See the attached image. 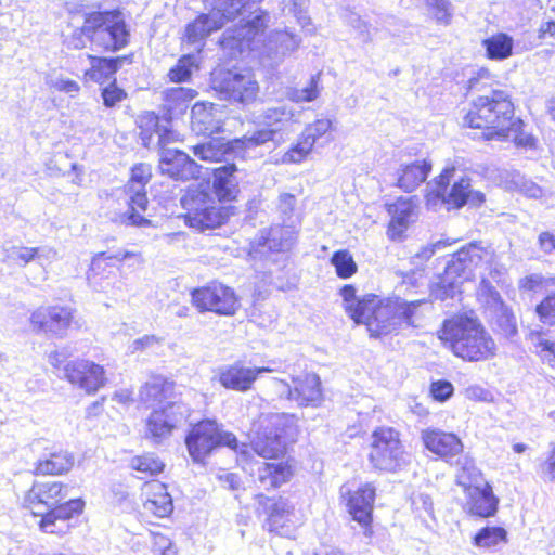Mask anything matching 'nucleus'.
<instances>
[{"label":"nucleus","mask_w":555,"mask_h":555,"mask_svg":"<svg viewBox=\"0 0 555 555\" xmlns=\"http://www.w3.org/2000/svg\"><path fill=\"white\" fill-rule=\"evenodd\" d=\"M347 23L358 31L359 37L363 43H369L372 41L370 24L362 20L359 14L351 12L347 17Z\"/></svg>","instance_id":"69168bd1"},{"label":"nucleus","mask_w":555,"mask_h":555,"mask_svg":"<svg viewBox=\"0 0 555 555\" xmlns=\"http://www.w3.org/2000/svg\"><path fill=\"white\" fill-rule=\"evenodd\" d=\"M7 251V259L18 266L25 267L30 261H35L38 251L34 247L12 246Z\"/></svg>","instance_id":"4d7b16f0"},{"label":"nucleus","mask_w":555,"mask_h":555,"mask_svg":"<svg viewBox=\"0 0 555 555\" xmlns=\"http://www.w3.org/2000/svg\"><path fill=\"white\" fill-rule=\"evenodd\" d=\"M422 301H405L402 299L382 300L375 295L364 310L360 324H365L370 337L380 338L405 328L420 326L417 308Z\"/></svg>","instance_id":"f03ea898"},{"label":"nucleus","mask_w":555,"mask_h":555,"mask_svg":"<svg viewBox=\"0 0 555 555\" xmlns=\"http://www.w3.org/2000/svg\"><path fill=\"white\" fill-rule=\"evenodd\" d=\"M550 331L540 328L532 330L529 338L535 347L537 353L540 356L543 362H547L553 366L555 361V343L550 338Z\"/></svg>","instance_id":"a19ab883"},{"label":"nucleus","mask_w":555,"mask_h":555,"mask_svg":"<svg viewBox=\"0 0 555 555\" xmlns=\"http://www.w3.org/2000/svg\"><path fill=\"white\" fill-rule=\"evenodd\" d=\"M81 33L93 47L104 51L120 50L129 38L124 14L119 10L86 13Z\"/></svg>","instance_id":"0eeeda50"},{"label":"nucleus","mask_w":555,"mask_h":555,"mask_svg":"<svg viewBox=\"0 0 555 555\" xmlns=\"http://www.w3.org/2000/svg\"><path fill=\"white\" fill-rule=\"evenodd\" d=\"M346 494H348V512L352 519L362 526H367L372 520L375 488L371 483H365L353 492L350 490L343 492V495Z\"/></svg>","instance_id":"b1692460"},{"label":"nucleus","mask_w":555,"mask_h":555,"mask_svg":"<svg viewBox=\"0 0 555 555\" xmlns=\"http://www.w3.org/2000/svg\"><path fill=\"white\" fill-rule=\"evenodd\" d=\"M293 117V111L281 104L278 106L267 107L257 116V119L259 125L266 128H276L279 135L283 130V127L288 124Z\"/></svg>","instance_id":"ea45409f"},{"label":"nucleus","mask_w":555,"mask_h":555,"mask_svg":"<svg viewBox=\"0 0 555 555\" xmlns=\"http://www.w3.org/2000/svg\"><path fill=\"white\" fill-rule=\"evenodd\" d=\"M140 255L133 251L128 250H117V251H102L96 254L91 261V270L96 272L101 269L102 263L105 260H116V261H124L128 258L132 257H139Z\"/></svg>","instance_id":"bf43d9fd"},{"label":"nucleus","mask_w":555,"mask_h":555,"mask_svg":"<svg viewBox=\"0 0 555 555\" xmlns=\"http://www.w3.org/2000/svg\"><path fill=\"white\" fill-rule=\"evenodd\" d=\"M212 89L221 100L242 105L253 103L259 93V85L247 69H219L212 73Z\"/></svg>","instance_id":"9b49d317"},{"label":"nucleus","mask_w":555,"mask_h":555,"mask_svg":"<svg viewBox=\"0 0 555 555\" xmlns=\"http://www.w3.org/2000/svg\"><path fill=\"white\" fill-rule=\"evenodd\" d=\"M191 409L182 401H168L165 405L155 406L146 418L145 438L159 444L169 438L172 430L186 421Z\"/></svg>","instance_id":"ddd939ff"},{"label":"nucleus","mask_w":555,"mask_h":555,"mask_svg":"<svg viewBox=\"0 0 555 555\" xmlns=\"http://www.w3.org/2000/svg\"><path fill=\"white\" fill-rule=\"evenodd\" d=\"M369 463L373 469L397 473L411 462V455L403 446L400 433L392 427H377L371 435Z\"/></svg>","instance_id":"1a4fd4ad"},{"label":"nucleus","mask_w":555,"mask_h":555,"mask_svg":"<svg viewBox=\"0 0 555 555\" xmlns=\"http://www.w3.org/2000/svg\"><path fill=\"white\" fill-rule=\"evenodd\" d=\"M91 67L86 72V76L95 82H102L109 79L124 65L131 64V55L115 57L90 56Z\"/></svg>","instance_id":"7c9ffc66"},{"label":"nucleus","mask_w":555,"mask_h":555,"mask_svg":"<svg viewBox=\"0 0 555 555\" xmlns=\"http://www.w3.org/2000/svg\"><path fill=\"white\" fill-rule=\"evenodd\" d=\"M296 241V233L291 225H273L260 231L256 238L257 248L283 253L289 250Z\"/></svg>","instance_id":"bb28decb"},{"label":"nucleus","mask_w":555,"mask_h":555,"mask_svg":"<svg viewBox=\"0 0 555 555\" xmlns=\"http://www.w3.org/2000/svg\"><path fill=\"white\" fill-rule=\"evenodd\" d=\"M472 180L467 176L456 177L455 167H446L441 173L427 183V204L441 203L448 209H460L467 204L479 206L485 202V195L472 188Z\"/></svg>","instance_id":"39448f33"},{"label":"nucleus","mask_w":555,"mask_h":555,"mask_svg":"<svg viewBox=\"0 0 555 555\" xmlns=\"http://www.w3.org/2000/svg\"><path fill=\"white\" fill-rule=\"evenodd\" d=\"M74 465V456L67 451H59L50 453L49 457L39 460L35 474L36 475H61L68 472Z\"/></svg>","instance_id":"e433bc0d"},{"label":"nucleus","mask_w":555,"mask_h":555,"mask_svg":"<svg viewBox=\"0 0 555 555\" xmlns=\"http://www.w3.org/2000/svg\"><path fill=\"white\" fill-rule=\"evenodd\" d=\"M126 193L128 195V209L113 218V221L137 228L152 225V221L142 215L146 211L149 205L145 189L142 185H139V188L126 186Z\"/></svg>","instance_id":"5701e85b"},{"label":"nucleus","mask_w":555,"mask_h":555,"mask_svg":"<svg viewBox=\"0 0 555 555\" xmlns=\"http://www.w3.org/2000/svg\"><path fill=\"white\" fill-rule=\"evenodd\" d=\"M522 121L520 119L512 120L508 130V138L512 139L517 146L531 147L534 144V138L531 134L520 132Z\"/></svg>","instance_id":"e2e57ef3"},{"label":"nucleus","mask_w":555,"mask_h":555,"mask_svg":"<svg viewBox=\"0 0 555 555\" xmlns=\"http://www.w3.org/2000/svg\"><path fill=\"white\" fill-rule=\"evenodd\" d=\"M313 144L302 133L298 142L293 145L283 156V164H297L302 162L311 152Z\"/></svg>","instance_id":"5fc2aeb1"},{"label":"nucleus","mask_w":555,"mask_h":555,"mask_svg":"<svg viewBox=\"0 0 555 555\" xmlns=\"http://www.w3.org/2000/svg\"><path fill=\"white\" fill-rule=\"evenodd\" d=\"M197 95V92L191 88L172 87L164 90V107L171 116L173 113H182L188 108V104Z\"/></svg>","instance_id":"58836bf2"},{"label":"nucleus","mask_w":555,"mask_h":555,"mask_svg":"<svg viewBox=\"0 0 555 555\" xmlns=\"http://www.w3.org/2000/svg\"><path fill=\"white\" fill-rule=\"evenodd\" d=\"M130 467L144 476L141 479L154 476L163 472L164 463L153 453L134 456L130 461Z\"/></svg>","instance_id":"a18cd8bd"},{"label":"nucleus","mask_w":555,"mask_h":555,"mask_svg":"<svg viewBox=\"0 0 555 555\" xmlns=\"http://www.w3.org/2000/svg\"><path fill=\"white\" fill-rule=\"evenodd\" d=\"M507 532L502 527H485L481 528L474 537L475 546L490 548L502 542H506Z\"/></svg>","instance_id":"c03bdc74"},{"label":"nucleus","mask_w":555,"mask_h":555,"mask_svg":"<svg viewBox=\"0 0 555 555\" xmlns=\"http://www.w3.org/2000/svg\"><path fill=\"white\" fill-rule=\"evenodd\" d=\"M211 10L198 15L185 27V38L189 43L203 46L205 39L212 33L246 12L251 5L261 0H206Z\"/></svg>","instance_id":"6e6552de"},{"label":"nucleus","mask_w":555,"mask_h":555,"mask_svg":"<svg viewBox=\"0 0 555 555\" xmlns=\"http://www.w3.org/2000/svg\"><path fill=\"white\" fill-rule=\"evenodd\" d=\"M453 464L457 468L456 478L459 485L468 487L478 480L480 470L476 467L473 457L467 453L462 451V453L455 456Z\"/></svg>","instance_id":"79ce46f5"},{"label":"nucleus","mask_w":555,"mask_h":555,"mask_svg":"<svg viewBox=\"0 0 555 555\" xmlns=\"http://www.w3.org/2000/svg\"><path fill=\"white\" fill-rule=\"evenodd\" d=\"M340 295L345 302V310L348 315L357 323L360 324L363 319L364 310L371 302L375 300L374 294H367L363 297L356 295L353 285L347 284L340 288Z\"/></svg>","instance_id":"c9c22d12"},{"label":"nucleus","mask_w":555,"mask_h":555,"mask_svg":"<svg viewBox=\"0 0 555 555\" xmlns=\"http://www.w3.org/2000/svg\"><path fill=\"white\" fill-rule=\"evenodd\" d=\"M552 284H554L553 278H544L539 273L529 274L519 280L520 289L533 293H542Z\"/></svg>","instance_id":"6e6d98bb"},{"label":"nucleus","mask_w":555,"mask_h":555,"mask_svg":"<svg viewBox=\"0 0 555 555\" xmlns=\"http://www.w3.org/2000/svg\"><path fill=\"white\" fill-rule=\"evenodd\" d=\"M248 447L249 453L245 456H241L244 460L250 456L251 451L263 459H278L284 454L286 449L284 440L278 434L273 433L258 435L253 441V444H248Z\"/></svg>","instance_id":"2f4dec72"},{"label":"nucleus","mask_w":555,"mask_h":555,"mask_svg":"<svg viewBox=\"0 0 555 555\" xmlns=\"http://www.w3.org/2000/svg\"><path fill=\"white\" fill-rule=\"evenodd\" d=\"M513 118L514 105L509 94L503 90H491L489 94L480 95L474 101L463 122L470 128L485 129V138L491 140L508 138Z\"/></svg>","instance_id":"7ed1b4c3"},{"label":"nucleus","mask_w":555,"mask_h":555,"mask_svg":"<svg viewBox=\"0 0 555 555\" xmlns=\"http://www.w3.org/2000/svg\"><path fill=\"white\" fill-rule=\"evenodd\" d=\"M431 167V163L427 159L402 165L397 171L398 179L396 185L404 192H413L427 179Z\"/></svg>","instance_id":"c85d7f7f"},{"label":"nucleus","mask_w":555,"mask_h":555,"mask_svg":"<svg viewBox=\"0 0 555 555\" xmlns=\"http://www.w3.org/2000/svg\"><path fill=\"white\" fill-rule=\"evenodd\" d=\"M543 324H555V296L548 295L535 308Z\"/></svg>","instance_id":"680f3d73"},{"label":"nucleus","mask_w":555,"mask_h":555,"mask_svg":"<svg viewBox=\"0 0 555 555\" xmlns=\"http://www.w3.org/2000/svg\"><path fill=\"white\" fill-rule=\"evenodd\" d=\"M422 440L428 451L452 465L455 456L462 453L464 449L461 439L455 434L440 429L423 430Z\"/></svg>","instance_id":"4be33fe9"},{"label":"nucleus","mask_w":555,"mask_h":555,"mask_svg":"<svg viewBox=\"0 0 555 555\" xmlns=\"http://www.w3.org/2000/svg\"><path fill=\"white\" fill-rule=\"evenodd\" d=\"M67 496V487L57 481L35 482L25 504L35 516H41Z\"/></svg>","instance_id":"f3484780"},{"label":"nucleus","mask_w":555,"mask_h":555,"mask_svg":"<svg viewBox=\"0 0 555 555\" xmlns=\"http://www.w3.org/2000/svg\"><path fill=\"white\" fill-rule=\"evenodd\" d=\"M276 128H266L262 126L261 129L256 130L249 137H243L241 140H237L236 143H240L244 149H254L270 141L276 142Z\"/></svg>","instance_id":"864d4df0"},{"label":"nucleus","mask_w":555,"mask_h":555,"mask_svg":"<svg viewBox=\"0 0 555 555\" xmlns=\"http://www.w3.org/2000/svg\"><path fill=\"white\" fill-rule=\"evenodd\" d=\"M235 172L234 164H225L214 169L212 186L220 202H229L236 197L238 189Z\"/></svg>","instance_id":"c756f323"},{"label":"nucleus","mask_w":555,"mask_h":555,"mask_svg":"<svg viewBox=\"0 0 555 555\" xmlns=\"http://www.w3.org/2000/svg\"><path fill=\"white\" fill-rule=\"evenodd\" d=\"M292 476L291 467L284 462L262 463L258 467V480L264 489L278 488Z\"/></svg>","instance_id":"473e14b6"},{"label":"nucleus","mask_w":555,"mask_h":555,"mask_svg":"<svg viewBox=\"0 0 555 555\" xmlns=\"http://www.w3.org/2000/svg\"><path fill=\"white\" fill-rule=\"evenodd\" d=\"M470 512L474 515L487 518L493 516L498 511L499 500L493 494L489 485L485 487H476L470 494Z\"/></svg>","instance_id":"72a5a7b5"},{"label":"nucleus","mask_w":555,"mask_h":555,"mask_svg":"<svg viewBox=\"0 0 555 555\" xmlns=\"http://www.w3.org/2000/svg\"><path fill=\"white\" fill-rule=\"evenodd\" d=\"M269 526L270 530L276 529L282 526L281 521L289 514L288 502L280 498L276 502L269 506Z\"/></svg>","instance_id":"13d9d810"},{"label":"nucleus","mask_w":555,"mask_h":555,"mask_svg":"<svg viewBox=\"0 0 555 555\" xmlns=\"http://www.w3.org/2000/svg\"><path fill=\"white\" fill-rule=\"evenodd\" d=\"M63 374L69 383L88 393L98 391L105 383L103 366L88 360L66 363L63 366Z\"/></svg>","instance_id":"a211bd4d"},{"label":"nucleus","mask_w":555,"mask_h":555,"mask_svg":"<svg viewBox=\"0 0 555 555\" xmlns=\"http://www.w3.org/2000/svg\"><path fill=\"white\" fill-rule=\"evenodd\" d=\"M195 67L194 56L191 54L181 56L175 66H172L167 76L170 81L181 83L188 81Z\"/></svg>","instance_id":"3c124183"},{"label":"nucleus","mask_w":555,"mask_h":555,"mask_svg":"<svg viewBox=\"0 0 555 555\" xmlns=\"http://www.w3.org/2000/svg\"><path fill=\"white\" fill-rule=\"evenodd\" d=\"M220 112L214 104L196 103L191 109V128L197 135L210 137L222 130Z\"/></svg>","instance_id":"393cba45"},{"label":"nucleus","mask_w":555,"mask_h":555,"mask_svg":"<svg viewBox=\"0 0 555 555\" xmlns=\"http://www.w3.org/2000/svg\"><path fill=\"white\" fill-rule=\"evenodd\" d=\"M101 96L104 106L112 108L115 107L119 102L127 98V93L124 89L116 85V80L104 87L101 91Z\"/></svg>","instance_id":"052dcab7"},{"label":"nucleus","mask_w":555,"mask_h":555,"mask_svg":"<svg viewBox=\"0 0 555 555\" xmlns=\"http://www.w3.org/2000/svg\"><path fill=\"white\" fill-rule=\"evenodd\" d=\"M331 127L332 121L330 119H318L313 124L307 126L302 131V134L314 145L317 140L325 134Z\"/></svg>","instance_id":"0e129e2a"},{"label":"nucleus","mask_w":555,"mask_h":555,"mask_svg":"<svg viewBox=\"0 0 555 555\" xmlns=\"http://www.w3.org/2000/svg\"><path fill=\"white\" fill-rule=\"evenodd\" d=\"M430 17L439 25L449 26L453 18V4L450 0H426Z\"/></svg>","instance_id":"de8ad7c7"},{"label":"nucleus","mask_w":555,"mask_h":555,"mask_svg":"<svg viewBox=\"0 0 555 555\" xmlns=\"http://www.w3.org/2000/svg\"><path fill=\"white\" fill-rule=\"evenodd\" d=\"M454 387L449 380L440 379L430 385V395L436 401L444 402L452 397Z\"/></svg>","instance_id":"774afa93"},{"label":"nucleus","mask_w":555,"mask_h":555,"mask_svg":"<svg viewBox=\"0 0 555 555\" xmlns=\"http://www.w3.org/2000/svg\"><path fill=\"white\" fill-rule=\"evenodd\" d=\"M175 383L162 376L152 377L141 387L139 396L142 402L155 408L165 405L168 401H181L175 396Z\"/></svg>","instance_id":"cd10ccee"},{"label":"nucleus","mask_w":555,"mask_h":555,"mask_svg":"<svg viewBox=\"0 0 555 555\" xmlns=\"http://www.w3.org/2000/svg\"><path fill=\"white\" fill-rule=\"evenodd\" d=\"M280 397L295 401L298 405H318L322 400L321 380L317 374H305L293 378V386L279 382Z\"/></svg>","instance_id":"2eb2a0df"},{"label":"nucleus","mask_w":555,"mask_h":555,"mask_svg":"<svg viewBox=\"0 0 555 555\" xmlns=\"http://www.w3.org/2000/svg\"><path fill=\"white\" fill-rule=\"evenodd\" d=\"M488 256V248L482 242H472L463 246L452 255L443 273L437 276V281L431 285L430 295L441 301L453 299L461 293L463 282L472 279L475 269L480 267Z\"/></svg>","instance_id":"20e7f679"},{"label":"nucleus","mask_w":555,"mask_h":555,"mask_svg":"<svg viewBox=\"0 0 555 555\" xmlns=\"http://www.w3.org/2000/svg\"><path fill=\"white\" fill-rule=\"evenodd\" d=\"M251 14V18H242L240 25L228 28L220 38V46L233 59L241 56L245 50H255L257 37L264 33L268 25L267 12L257 9Z\"/></svg>","instance_id":"f8f14e48"},{"label":"nucleus","mask_w":555,"mask_h":555,"mask_svg":"<svg viewBox=\"0 0 555 555\" xmlns=\"http://www.w3.org/2000/svg\"><path fill=\"white\" fill-rule=\"evenodd\" d=\"M73 313L66 307H41L30 315L35 330L44 334L62 337L70 325Z\"/></svg>","instance_id":"6ab92c4d"},{"label":"nucleus","mask_w":555,"mask_h":555,"mask_svg":"<svg viewBox=\"0 0 555 555\" xmlns=\"http://www.w3.org/2000/svg\"><path fill=\"white\" fill-rule=\"evenodd\" d=\"M297 36L288 31H274L270 35L266 44L268 56L274 62L280 61L286 54L293 52L299 46Z\"/></svg>","instance_id":"f704fd0d"},{"label":"nucleus","mask_w":555,"mask_h":555,"mask_svg":"<svg viewBox=\"0 0 555 555\" xmlns=\"http://www.w3.org/2000/svg\"><path fill=\"white\" fill-rule=\"evenodd\" d=\"M191 297L199 312L210 311L219 315H233L240 307L235 292L221 283L194 288Z\"/></svg>","instance_id":"4468645a"},{"label":"nucleus","mask_w":555,"mask_h":555,"mask_svg":"<svg viewBox=\"0 0 555 555\" xmlns=\"http://www.w3.org/2000/svg\"><path fill=\"white\" fill-rule=\"evenodd\" d=\"M83 507L85 501L82 499H72L63 504L57 503L41 515L39 527L46 533L64 534L69 528L67 520L80 515Z\"/></svg>","instance_id":"aec40b11"},{"label":"nucleus","mask_w":555,"mask_h":555,"mask_svg":"<svg viewBox=\"0 0 555 555\" xmlns=\"http://www.w3.org/2000/svg\"><path fill=\"white\" fill-rule=\"evenodd\" d=\"M193 153L202 160L219 162L227 153V147L220 140L209 139L204 143L194 145Z\"/></svg>","instance_id":"49530a36"},{"label":"nucleus","mask_w":555,"mask_h":555,"mask_svg":"<svg viewBox=\"0 0 555 555\" xmlns=\"http://www.w3.org/2000/svg\"><path fill=\"white\" fill-rule=\"evenodd\" d=\"M185 444L195 463H204L206 457L220 447H228L240 456L249 453L247 443L240 442L234 434L223 430L221 425L211 420H204L194 425L185 437Z\"/></svg>","instance_id":"423d86ee"},{"label":"nucleus","mask_w":555,"mask_h":555,"mask_svg":"<svg viewBox=\"0 0 555 555\" xmlns=\"http://www.w3.org/2000/svg\"><path fill=\"white\" fill-rule=\"evenodd\" d=\"M269 366H245L242 361L219 367L218 380L225 389L246 392L253 388L259 375L273 372Z\"/></svg>","instance_id":"dca6fc26"},{"label":"nucleus","mask_w":555,"mask_h":555,"mask_svg":"<svg viewBox=\"0 0 555 555\" xmlns=\"http://www.w3.org/2000/svg\"><path fill=\"white\" fill-rule=\"evenodd\" d=\"M180 202L185 210V224L199 232L219 228L229 218L228 210L219 206L207 190L199 186H190Z\"/></svg>","instance_id":"9d476101"},{"label":"nucleus","mask_w":555,"mask_h":555,"mask_svg":"<svg viewBox=\"0 0 555 555\" xmlns=\"http://www.w3.org/2000/svg\"><path fill=\"white\" fill-rule=\"evenodd\" d=\"M199 166L186 153L180 150H163L159 158L162 173L175 180L188 181L199 176Z\"/></svg>","instance_id":"412c9836"},{"label":"nucleus","mask_w":555,"mask_h":555,"mask_svg":"<svg viewBox=\"0 0 555 555\" xmlns=\"http://www.w3.org/2000/svg\"><path fill=\"white\" fill-rule=\"evenodd\" d=\"M388 212L391 220L388 224L387 235L391 241L401 242L415 216V206L411 198L400 197L389 205Z\"/></svg>","instance_id":"a878e982"},{"label":"nucleus","mask_w":555,"mask_h":555,"mask_svg":"<svg viewBox=\"0 0 555 555\" xmlns=\"http://www.w3.org/2000/svg\"><path fill=\"white\" fill-rule=\"evenodd\" d=\"M158 489L159 491L144 503V508L157 517H166L173 511L172 499L164 485L158 486Z\"/></svg>","instance_id":"37998d69"},{"label":"nucleus","mask_w":555,"mask_h":555,"mask_svg":"<svg viewBox=\"0 0 555 555\" xmlns=\"http://www.w3.org/2000/svg\"><path fill=\"white\" fill-rule=\"evenodd\" d=\"M152 176L151 167L146 164H137L131 169V179L126 186L139 188L142 185L145 189V184L149 182Z\"/></svg>","instance_id":"338daca9"},{"label":"nucleus","mask_w":555,"mask_h":555,"mask_svg":"<svg viewBox=\"0 0 555 555\" xmlns=\"http://www.w3.org/2000/svg\"><path fill=\"white\" fill-rule=\"evenodd\" d=\"M331 263L341 279H348L357 271V264L348 250H337L331 257Z\"/></svg>","instance_id":"603ef678"},{"label":"nucleus","mask_w":555,"mask_h":555,"mask_svg":"<svg viewBox=\"0 0 555 555\" xmlns=\"http://www.w3.org/2000/svg\"><path fill=\"white\" fill-rule=\"evenodd\" d=\"M494 325L506 338L514 337L518 332L514 313L504 305H501L495 311Z\"/></svg>","instance_id":"09e8293b"},{"label":"nucleus","mask_w":555,"mask_h":555,"mask_svg":"<svg viewBox=\"0 0 555 555\" xmlns=\"http://www.w3.org/2000/svg\"><path fill=\"white\" fill-rule=\"evenodd\" d=\"M486 56L493 61H503L513 55L514 39L505 33H498L481 42Z\"/></svg>","instance_id":"4c0bfd02"},{"label":"nucleus","mask_w":555,"mask_h":555,"mask_svg":"<svg viewBox=\"0 0 555 555\" xmlns=\"http://www.w3.org/2000/svg\"><path fill=\"white\" fill-rule=\"evenodd\" d=\"M320 74L311 76L308 85L301 89L292 88L286 92L288 100L295 103L312 102L320 94Z\"/></svg>","instance_id":"8fccbe9b"},{"label":"nucleus","mask_w":555,"mask_h":555,"mask_svg":"<svg viewBox=\"0 0 555 555\" xmlns=\"http://www.w3.org/2000/svg\"><path fill=\"white\" fill-rule=\"evenodd\" d=\"M438 337L454 356L465 361H486L495 356V341L474 312L444 320Z\"/></svg>","instance_id":"f257e3e1"}]
</instances>
